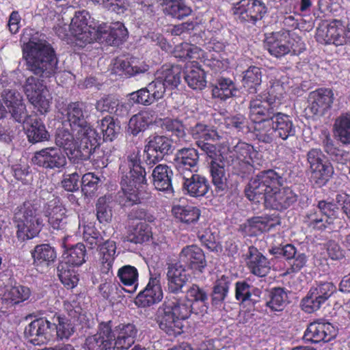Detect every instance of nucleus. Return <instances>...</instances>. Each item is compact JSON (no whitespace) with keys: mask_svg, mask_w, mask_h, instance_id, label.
I'll return each instance as SVG.
<instances>
[{"mask_svg":"<svg viewBox=\"0 0 350 350\" xmlns=\"http://www.w3.org/2000/svg\"><path fill=\"white\" fill-rule=\"evenodd\" d=\"M149 68V66L144 62H142L139 65H133V62H130L127 59L117 58L113 70L117 74L133 77L145 73L148 71Z\"/></svg>","mask_w":350,"mask_h":350,"instance_id":"37998d69","label":"nucleus"},{"mask_svg":"<svg viewBox=\"0 0 350 350\" xmlns=\"http://www.w3.org/2000/svg\"><path fill=\"white\" fill-rule=\"evenodd\" d=\"M112 321H102L98 323L96 336L103 341L104 345L108 350H116L115 342L116 340V333L115 328H112Z\"/></svg>","mask_w":350,"mask_h":350,"instance_id":"5fc2aeb1","label":"nucleus"},{"mask_svg":"<svg viewBox=\"0 0 350 350\" xmlns=\"http://www.w3.org/2000/svg\"><path fill=\"white\" fill-rule=\"evenodd\" d=\"M67 210L59 198L50 200L45 206L44 215L48 224L55 230L65 232L68 229V216Z\"/></svg>","mask_w":350,"mask_h":350,"instance_id":"4be33fe9","label":"nucleus"},{"mask_svg":"<svg viewBox=\"0 0 350 350\" xmlns=\"http://www.w3.org/2000/svg\"><path fill=\"white\" fill-rule=\"evenodd\" d=\"M116 249V242L111 240H107L98 246V265L102 273L112 272Z\"/></svg>","mask_w":350,"mask_h":350,"instance_id":"2f4dec72","label":"nucleus"},{"mask_svg":"<svg viewBox=\"0 0 350 350\" xmlns=\"http://www.w3.org/2000/svg\"><path fill=\"white\" fill-rule=\"evenodd\" d=\"M115 332L116 333V350H126L134 343L137 329L133 323H120L115 327Z\"/></svg>","mask_w":350,"mask_h":350,"instance_id":"c9c22d12","label":"nucleus"},{"mask_svg":"<svg viewBox=\"0 0 350 350\" xmlns=\"http://www.w3.org/2000/svg\"><path fill=\"white\" fill-rule=\"evenodd\" d=\"M242 85L249 94H256L259 90L262 83L261 68L256 66H250L243 72Z\"/></svg>","mask_w":350,"mask_h":350,"instance_id":"79ce46f5","label":"nucleus"},{"mask_svg":"<svg viewBox=\"0 0 350 350\" xmlns=\"http://www.w3.org/2000/svg\"><path fill=\"white\" fill-rule=\"evenodd\" d=\"M230 284V280L229 277L224 275L217 280L212 295V302L213 304L217 305L224 301L229 290Z\"/></svg>","mask_w":350,"mask_h":350,"instance_id":"e2e57ef3","label":"nucleus"},{"mask_svg":"<svg viewBox=\"0 0 350 350\" xmlns=\"http://www.w3.org/2000/svg\"><path fill=\"white\" fill-rule=\"evenodd\" d=\"M89 13L85 10L75 13L70 23V31L75 38L76 45L83 48L87 44L94 42L97 27L88 25Z\"/></svg>","mask_w":350,"mask_h":350,"instance_id":"9b49d317","label":"nucleus"},{"mask_svg":"<svg viewBox=\"0 0 350 350\" xmlns=\"http://www.w3.org/2000/svg\"><path fill=\"white\" fill-rule=\"evenodd\" d=\"M262 291L250 285L245 280L238 281L235 284V297L242 304L254 306L260 301Z\"/></svg>","mask_w":350,"mask_h":350,"instance_id":"72a5a7b5","label":"nucleus"},{"mask_svg":"<svg viewBox=\"0 0 350 350\" xmlns=\"http://www.w3.org/2000/svg\"><path fill=\"white\" fill-rule=\"evenodd\" d=\"M87 105L82 101L70 102L64 109H59V112L65 116L70 130L76 133V136L85 135L88 136L82 139L83 157H87L91 150H95L98 143V135L90 123L87 121L88 117Z\"/></svg>","mask_w":350,"mask_h":350,"instance_id":"39448f33","label":"nucleus"},{"mask_svg":"<svg viewBox=\"0 0 350 350\" xmlns=\"http://www.w3.org/2000/svg\"><path fill=\"white\" fill-rule=\"evenodd\" d=\"M311 178L319 187L323 186L334 173L332 165L321 149L312 148L307 153Z\"/></svg>","mask_w":350,"mask_h":350,"instance_id":"9d476101","label":"nucleus"},{"mask_svg":"<svg viewBox=\"0 0 350 350\" xmlns=\"http://www.w3.org/2000/svg\"><path fill=\"white\" fill-rule=\"evenodd\" d=\"M82 297L80 295H75L68 300L64 301V308L74 321L82 322L84 320L86 312L81 305Z\"/></svg>","mask_w":350,"mask_h":350,"instance_id":"09e8293b","label":"nucleus"},{"mask_svg":"<svg viewBox=\"0 0 350 350\" xmlns=\"http://www.w3.org/2000/svg\"><path fill=\"white\" fill-rule=\"evenodd\" d=\"M304 222L308 228L317 231L322 232L326 229L337 231L340 229L339 227H336L332 221L326 219V217L314 209L311 210L306 214Z\"/></svg>","mask_w":350,"mask_h":350,"instance_id":"a19ab883","label":"nucleus"},{"mask_svg":"<svg viewBox=\"0 0 350 350\" xmlns=\"http://www.w3.org/2000/svg\"><path fill=\"white\" fill-rule=\"evenodd\" d=\"M224 159L219 161H213L209 164L210 174L212 178V183L215 187L217 192L224 191L228 188V178Z\"/></svg>","mask_w":350,"mask_h":350,"instance_id":"ea45409f","label":"nucleus"},{"mask_svg":"<svg viewBox=\"0 0 350 350\" xmlns=\"http://www.w3.org/2000/svg\"><path fill=\"white\" fill-rule=\"evenodd\" d=\"M99 126L103 135L104 141L112 142L117 137L120 126L116 123L113 117L111 116L104 117L100 120Z\"/></svg>","mask_w":350,"mask_h":350,"instance_id":"680f3d73","label":"nucleus"},{"mask_svg":"<svg viewBox=\"0 0 350 350\" xmlns=\"http://www.w3.org/2000/svg\"><path fill=\"white\" fill-rule=\"evenodd\" d=\"M190 133L192 137L197 140L196 142L218 141L221 138L215 129L200 122L191 128Z\"/></svg>","mask_w":350,"mask_h":350,"instance_id":"6e6d98bb","label":"nucleus"},{"mask_svg":"<svg viewBox=\"0 0 350 350\" xmlns=\"http://www.w3.org/2000/svg\"><path fill=\"white\" fill-rule=\"evenodd\" d=\"M278 222L271 216L254 217L248 220V231L251 236H257L275 227Z\"/></svg>","mask_w":350,"mask_h":350,"instance_id":"a18cd8bd","label":"nucleus"},{"mask_svg":"<svg viewBox=\"0 0 350 350\" xmlns=\"http://www.w3.org/2000/svg\"><path fill=\"white\" fill-rule=\"evenodd\" d=\"M27 69L42 78L53 77L57 70L58 59L53 46L46 41L29 40L23 48Z\"/></svg>","mask_w":350,"mask_h":350,"instance_id":"20e7f679","label":"nucleus"},{"mask_svg":"<svg viewBox=\"0 0 350 350\" xmlns=\"http://www.w3.org/2000/svg\"><path fill=\"white\" fill-rule=\"evenodd\" d=\"M334 133L338 139L345 144H350V113H342L336 119Z\"/></svg>","mask_w":350,"mask_h":350,"instance_id":"4d7b16f0","label":"nucleus"},{"mask_svg":"<svg viewBox=\"0 0 350 350\" xmlns=\"http://www.w3.org/2000/svg\"><path fill=\"white\" fill-rule=\"evenodd\" d=\"M25 90L29 100L38 108L41 114L49 111L51 103L49 99L46 98V94L48 90L42 80L33 77H28L26 80Z\"/></svg>","mask_w":350,"mask_h":350,"instance_id":"2eb2a0df","label":"nucleus"},{"mask_svg":"<svg viewBox=\"0 0 350 350\" xmlns=\"http://www.w3.org/2000/svg\"><path fill=\"white\" fill-rule=\"evenodd\" d=\"M254 134L261 142L271 144L275 139V130L271 119L254 122Z\"/></svg>","mask_w":350,"mask_h":350,"instance_id":"8fccbe9b","label":"nucleus"},{"mask_svg":"<svg viewBox=\"0 0 350 350\" xmlns=\"http://www.w3.org/2000/svg\"><path fill=\"white\" fill-rule=\"evenodd\" d=\"M335 95L332 88H319L310 92L308 110L314 116H324L332 107Z\"/></svg>","mask_w":350,"mask_h":350,"instance_id":"f3484780","label":"nucleus"},{"mask_svg":"<svg viewBox=\"0 0 350 350\" xmlns=\"http://www.w3.org/2000/svg\"><path fill=\"white\" fill-rule=\"evenodd\" d=\"M236 91L235 85L230 79L219 77L213 86L212 94L214 98L225 100L233 96Z\"/></svg>","mask_w":350,"mask_h":350,"instance_id":"603ef678","label":"nucleus"},{"mask_svg":"<svg viewBox=\"0 0 350 350\" xmlns=\"http://www.w3.org/2000/svg\"><path fill=\"white\" fill-rule=\"evenodd\" d=\"M118 276L122 284L130 289L125 290L129 293L135 292L138 286L139 273L137 268L131 265H124L120 268Z\"/></svg>","mask_w":350,"mask_h":350,"instance_id":"de8ad7c7","label":"nucleus"},{"mask_svg":"<svg viewBox=\"0 0 350 350\" xmlns=\"http://www.w3.org/2000/svg\"><path fill=\"white\" fill-rule=\"evenodd\" d=\"M173 174L172 170L167 165L159 164L157 165L152 174L155 189L168 194L173 193L174 189L172 182Z\"/></svg>","mask_w":350,"mask_h":350,"instance_id":"7c9ffc66","label":"nucleus"},{"mask_svg":"<svg viewBox=\"0 0 350 350\" xmlns=\"http://www.w3.org/2000/svg\"><path fill=\"white\" fill-rule=\"evenodd\" d=\"M267 7L260 0H241L234 6V14L241 22L252 25L261 21L267 13Z\"/></svg>","mask_w":350,"mask_h":350,"instance_id":"4468645a","label":"nucleus"},{"mask_svg":"<svg viewBox=\"0 0 350 350\" xmlns=\"http://www.w3.org/2000/svg\"><path fill=\"white\" fill-rule=\"evenodd\" d=\"M33 265L36 267H49L57 259V252L49 243H41L36 245L31 251Z\"/></svg>","mask_w":350,"mask_h":350,"instance_id":"f704fd0d","label":"nucleus"},{"mask_svg":"<svg viewBox=\"0 0 350 350\" xmlns=\"http://www.w3.org/2000/svg\"><path fill=\"white\" fill-rule=\"evenodd\" d=\"M192 305L186 297L167 295L157 310V323L167 335L177 336L183 332L182 321L188 319Z\"/></svg>","mask_w":350,"mask_h":350,"instance_id":"7ed1b4c3","label":"nucleus"},{"mask_svg":"<svg viewBox=\"0 0 350 350\" xmlns=\"http://www.w3.org/2000/svg\"><path fill=\"white\" fill-rule=\"evenodd\" d=\"M245 260L248 269L254 275L262 278L271 270L269 260L254 246L249 247Z\"/></svg>","mask_w":350,"mask_h":350,"instance_id":"cd10ccee","label":"nucleus"},{"mask_svg":"<svg viewBox=\"0 0 350 350\" xmlns=\"http://www.w3.org/2000/svg\"><path fill=\"white\" fill-rule=\"evenodd\" d=\"M140 157V151L135 150L120 163L119 173L122 191L118 193V200L122 206L130 207L140 203L139 190L143 185H146V171L141 165Z\"/></svg>","mask_w":350,"mask_h":350,"instance_id":"f257e3e1","label":"nucleus"},{"mask_svg":"<svg viewBox=\"0 0 350 350\" xmlns=\"http://www.w3.org/2000/svg\"><path fill=\"white\" fill-rule=\"evenodd\" d=\"M172 213L176 220L187 227H192L198 224L201 217L199 207L191 204H174Z\"/></svg>","mask_w":350,"mask_h":350,"instance_id":"c756f323","label":"nucleus"},{"mask_svg":"<svg viewBox=\"0 0 350 350\" xmlns=\"http://www.w3.org/2000/svg\"><path fill=\"white\" fill-rule=\"evenodd\" d=\"M75 268L62 262H60L57 267L59 279L67 289L74 288L79 282V279Z\"/></svg>","mask_w":350,"mask_h":350,"instance_id":"864d4df0","label":"nucleus"},{"mask_svg":"<svg viewBox=\"0 0 350 350\" xmlns=\"http://www.w3.org/2000/svg\"><path fill=\"white\" fill-rule=\"evenodd\" d=\"M128 36V30L121 22H115L108 25L102 23L97 27L94 42H105L110 46H119Z\"/></svg>","mask_w":350,"mask_h":350,"instance_id":"dca6fc26","label":"nucleus"},{"mask_svg":"<svg viewBox=\"0 0 350 350\" xmlns=\"http://www.w3.org/2000/svg\"><path fill=\"white\" fill-rule=\"evenodd\" d=\"M66 241V238H64L62 245L64 248V260L62 262L71 267H80L85 262L86 247L85 245L82 243H78L75 245L68 247Z\"/></svg>","mask_w":350,"mask_h":350,"instance_id":"4c0bfd02","label":"nucleus"},{"mask_svg":"<svg viewBox=\"0 0 350 350\" xmlns=\"http://www.w3.org/2000/svg\"><path fill=\"white\" fill-rule=\"evenodd\" d=\"M282 178L273 170L260 172L252 178L245 189V196L250 201H265L282 185Z\"/></svg>","mask_w":350,"mask_h":350,"instance_id":"6e6552de","label":"nucleus"},{"mask_svg":"<svg viewBox=\"0 0 350 350\" xmlns=\"http://www.w3.org/2000/svg\"><path fill=\"white\" fill-rule=\"evenodd\" d=\"M318 42L336 46L350 45V21L331 19L326 26V31L319 29L317 33Z\"/></svg>","mask_w":350,"mask_h":350,"instance_id":"1a4fd4ad","label":"nucleus"},{"mask_svg":"<svg viewBox=\"0 0 350 350\" xmlns=\"http://www.w3.org/2000/svg\"><path fill=\"white\" fill-rule=\"evenodd\" d=\"M172 149V140L163 135H154L149 137L145 146V161L148 165L159 162L165 155L169 154Z\"/></svg>","mask_w":350,"mask_h":350,"instance_id":"6ab92c4d","label":"nucleus"},{"mask_svg":"<svg viewBox=\"0 0 350 350\" xmlns=\"http://www.w3.org/2000/svg\"><path fill=\"white\" fill-rule=\"evenodd\" d=\"M161 127L163 130L171 133L172 135L178 139H184L185 137V127L182 121L178 119L167 118L163 119Z\"/></svg>","mask_w":350,"mask_h":350,"instance_id":"774afa93","label":"nucleus"},{"mask_svg":"<svg viewBox=\"0 0 350 350\" xmlns=\"http://www.w3.org/2000/svg\"><path fill=\"white\" fill-rule=\"evenodd\" d=\"M30 295L31 291L28 287L22 285L14 286L4 294L3 300L14 306L27 300Z\"/></svg>","mask_w":350,"mask_h":350,"instance_id":"052dcab7","label":"nucleus"},{"mask_svg":"<svg viewBox=\"0 0 350 350\" xmlns=\"http://www.w3.org/2000/svg\"><path fill=\"white\" fill-rule=\"evenodd\" d=\"M75 332L70 320L55 313L52 317L37 318L25 329V336L34 345H40L55 338L68 339Z\"/></svg>","mask_w":350,"mask_h":350,"instance_id":"f03ea898","label":"nucleus"},{"mask_svg":"<svg viewBox=\"0 0 350 350\" xmlns=\"http://www.w3.org/2000/svg\"><path fill=\"white\" fill-rule=\"evenodd\" d=\"M85 137L88 138L85 135L76 136V133L73 131H68V129H59L55 135V144L64 148L66 153L70 154L73 158L78 159L81 161H86L90 159L91 154L95 150H91L87 157H83V149L85 147L82 146V139Z\"/></svg>","mask_w":350,"mask_h":350,"instance_id":"f8f14e48","label":"nucleus"},{"mask_svg":"<svg viewBox=\"0 0 350 350\" xmlns=\"http://www.w3.org/2000/svg\"><path fill=\"white\" fill-rule=\"evenodd\" d=\"M185 80L193 90H202L206 85V73L197 61L187 63L185 71Z\"/></svg>","mask_w":350,"mask_h":350,"instance_id":"473e14b6","label":"nucleus"},{"mask_svg":"<svg viewBox=\"0 0 350 350\" xmlns=\"http://www.w3.org/2000/svg\"><path fill=\"white\" fill-rule=\"evenodd\" d=\"M166 14L178 19L188 16L191 10L183 0H170L166 5Z\"/></svg>","mask_w":350,"mask_h":350,"instance_id":"69168bd1","label":"nucleus"},{"mask_svg":"<svg viewBox=\"0 0 350 350\" xmlns=\"http://www.w3.org/2000/svg\"><path fill=\"white\" fill-rule=\"evenodd\" d=\"M128 96L129 100L132 105L137 104L149 106L156 102L152 97L147 86L130 93Z\"/></svg>","mask_w":350,"mask_h":350,"instance_id":"338daca9","label":"nucleus"},{"mask_svg":"<svg viewBox=\"0 0 350 350\" xmlns=\"http://www.w3.org/2000/svg\"><path fill=\"white\" fill-rule=\"evenodd\" d=\"M199 162V153L193 148L178 150L175 155L174 165L180 176L196 172Z\"/></svg>","mask_w":350,"mask_h":350,"instance_id":"a878e982","label":"nucleus"},{"mask_svg":"<svg viewBox=\"0 0 350 350\" xmlns=\"http://www.w3.org/2000/svg\"><path fill=\"white\" fill-rule=\"evenodd\" d=\"M314 210L318 213H321L330 221H332L336 227H339L340 228L343 227L345 220L337 216L338 207L334 202L320 200L318 202L317 208Z\"/></svg>","mask_w":350,"mask_h":350,"instance_id":"3c124183","label":"nucleus"},{"mask_svg":"<svg viewBox=\"0 0 350 350\" xmlns=\"http://www.w3.org/2000/svg\"><path fill=\"white\" fill-rule=\"evenodd\" d=\"M26 134L28 140L33 144L44 141L49 137L44 124L38 118H31L30 122L27 123Z\"/></svg>","mask_w":350,"mask_h":350,"instance_id":"c03bdc74","label":"nucleus"},{"mask_svg":"<svg viewBox=\"0 0 350 350\" xmlns=\"http://www.w3.org/2000/svg\"><path fill=\"white\" fill-rule=\"evenodd\" d=\"M182 188L184 193L191 197L204 196L210 189V184L204 176L192 172L182 176Z\"/></svg>","mask_w":350,"mask_h":350,"instance_id":"393cba45","label":"nucleus"},{"mask_svg":"<svg viewBox=\"0 0 350 350\" xmlns=\"http://www.w3.org/2000/svg\"><path fill=\"white\" fill-rule=\"evenodd\" d=\"M249 109V116L253 122L271 119L276 112L272 98L262 94L256 95L250 100Z\"/></svg>","mask_w":350,"mask_h":350,"instance_id":"b1692460","label":"nucleus"},{"mask_svg":"<svg viewBox=\"0 0 350 350\" xmlns=\"http://www.w3.org/2000/svg\"><path fill=\"white\" fill-rule=\"evenodd\" d=\"M163 297L160 274H152L146 287L135 298L138 307L146 308L160 302Z\"/></svg>","mask_w":350,"mask_h":350,"instance_id":"a211bd4d","label":"nucleus"},{"mask_svg":"<svg viewBox=\"0 0 350 350\" xmlns=\"http://www.w3.org/2000/svg\"><path fill=\"white\" fill-rule=\"evenodd\" d=\"M152 235L150 225L145 221H139L131 227L127 235V241L135 244H141L148 241Z\"/></svg>","mask_w":350,"mask_h":350,"instance_id":"49530a36","label":"nucleus"},{"mask_svg":"<svg viewBox=\"0 0 350 350\" xmlns=\"http://www.w3.org/2000/svg\"><path fill=\"white\" fill-rule=\"evenodd\" d=\"M264 45L269 53L276 58H282L288 54L298 56L306 49V44L300 36L285 29L266 34Z\"/></svg>","mask_w":350,"mask_h":350,"instance_id":"0eeeda50","label":"nucleus"},{"mask_svg":"<svg viewBox=\"0 0 350 350\" xmlns=\"http://www.w3.org/2000/svg\"><path fill=\"white\" fill-rule=\"evenodd\" d=\"M202 50L192 44L183 42L176 45L174 49V56L182 61L187 59H198L200 57Z\"/></svg>","mask_w":350,"mask_h":350,"instance_id":"bf43d9fd","label":"nucleus"},{"mask_svg":"<svg viewBox=\"0 0 350 350\" xmlns=\"http://www.w3.org/2000/svg\"><path fill=\"white\" fill-rule=\"evenodd\" d=\"M150 122L151 121L147 112H139L133 115L130 118L129 130L133 135L136 136L141 131L146 130Z\"/></svg>","mask_w":350,"mask_h":350,"instance_id":"0e129e2a","label":"nucleus"},{"mask_svg":"<svg viewBox=\"0 0 350 350\" xmlns=\"http://www.w3.org/2000/svg\"><path fill=\"white\" fill-rule=\"evenodd\" d=\"M178 263L194 273H202L207 265L203 250L196 245H186L181 250Z\"/></svg>","mask_w":350,"mask_h":350,"instance_id":"412c9836","label":"nucleus"},{"mask_svg":"<svg viewBox=\"0 0 350 350\" xmlns=\"http://www.w3.org/2000/svg\"><path fill=\"white\" fill-rule=\"evenodd\" d=\"M235 160H232L233 169L237 174L245 176L254 171V165L258 152L247 143L239 141L233 148Z\"/></svg>","mask_w":350,"mask_h":350,"instance_id":"ddd939ff","label":"nucleus"},{"mask_svg":"<svg viewBox=\"0 0 350 350\" xmlns=\"http://www.w3.org/2000/svg\"><path fill=\"white\" fill-rule=\"evenodd\" d=\"M32 163L45 169L60 168L66 163V157L58 148L49 147L36 151Z\"/></svg>","mask_w":350,"mask_h":350,"instance_id":"5701e85b","label":"nucleus"},{"mask_svg":"<svg viewBox=\"0 0 350 350\" xmlns=\"http://www.w3.org/2000/svg\"><path fill=\"white\" fill-rule=\"evenodd\" d=\"M271 120L275 136L283 140H286L288 137L295 135V127L288 115L281 112H275Z\"/></svg>","mask_w":350,"mask_h":350,"instance_id":"58836bf2","label":"nucleus"},{"mask_svg":"<svg viewBox=\"0 0 350 350\" xmlns=\"http://www.w3.org/2000/svg\"><path fill=\"white\" fill-rule=\"evenodd\" d=\"M182 66L178 64H164L156 72L168 90H173L178 88L181 82Z\"/></svg>","mask_w":350,"mask_h":350,"instance_id":"e433bc0d","label":"nucleus"},{"mask_svg":"<svg viewBox=\"0 0 350 350\" xmlns=\"http://www.w3.org/2000/svg\"><path fill=\"white\" fill-rule=\"evenodd\" d=\"M189 278L190 275L187 273L186 269L182 264L175 262L169 265L167 272L169 293L178 294L182 292Z\"/></svg>","mask_w":350,"mask_h":350,"instance_id":"c85d7f7f","label":"nucleus"},{"mask_svg":"<svg viewBox=\"0 0 350 350\" xmlns=\"http://www.w3.org/2000/svg\"><path fill=\"white\" fill-rule=\"evenodd\" d=\"M337 335V330L330 323L317 320L310 323L304 334V340L310 343L328 342Z\"/></svg>","mask_w":350,"mask_h":350,"instance_id":"aec40b11","label":"nucleus"},{"mask_svg":"<svg viewBox=\"0 0 350 350\" xmlns=\"http://www.w3.org/2000/svg\"><path fill=\"white\" fill-rule=\"evenodd\" d=\"M13 219L18 228L17 237L23 241L36 237L42 229L39 205L31 200H26L14 208Z\"/></svg>","mask_w":350,"mask_h":350,"instance_id":"423d86ee","label":"nucleus"},{"mask_svg":"<svg viewBox=\"0 0 350 350\" xmlns=\"http://www.w3.org/2000/svg\"><path fill=\"white\" fill-rule=\"evenodd\" d=\"M269 299L267 301L266 306L271 311H282L286 304L288 295L284 288L281 287H275L271 288L269 295Z\"/></svg>","mask_w":350,"mask_h":350,"instance_id":"13d9d810","label":"nucleus"},{"mask_svg":"<svg viewBox=\"0 0 350 350\" xmlns=\"http://www.w3.org/2000/svg\"><path fill=\"white\" fill-rule=\"evenodd\" d=\"M264 201L267 207L282 211L295 204L298 199L297 194L290 187L279 188L271 195H268Z\"/></svg>","mask_w":350,"mask_h":350,"instance_id":"bb28decb","label":"nucleus"}]
</instances>
